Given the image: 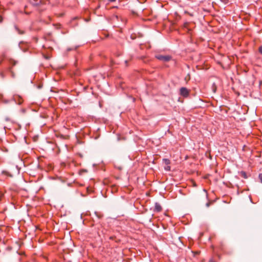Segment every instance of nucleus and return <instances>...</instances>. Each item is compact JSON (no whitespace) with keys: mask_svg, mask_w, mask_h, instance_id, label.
<instances>
[{"mask_svg":"<svg viewBox=\"0 0 262 262\" xmlns=\"http://www.w3.org/2000/svg\"><path fill=\"white\" fill-rule=\"evenodd\" d=\"M157 59L163 61L164 62H167L169 61L171 59V56L169 55H157L156 56Z\"/></svg>","mask_w":262,"mask_h":262,"instance_id":"obj_1","label":"nucleus"},{"mask_svg":"<svg viewBox=\"0 0 262 262\" xmlns=\"http://www.w3.org/2000/svg\"><path fill=\"white\" fill-rule=\"evenodd\" d=\"M180 94L184 97H187L189 95V91L186 88H181L180 89Z\"/></svg>","mask_w":262,"mask_h":262,"instance_id":"obj_2","label":"nucleus"},{"mask_svg":"<svg viewBox=\"0 0 262 262\" xmlns=\"http://www.w3.org/2000/svg\"><path fill=\"white\" fill-rule=\"evenodd\" d=\"M162 210V207L159 203H156L155 205L154 211L160 212Z\"/></svg>","mask_w":262,"mask_h":262,"instance_id":"obj_3","label":"nucleus"},{"mask_svg":"<svg viewBox=\"0 0 262 262\" xmlns=\"http://www.w3.org/2000/svg\"><path fill=\"white\" fill-rule=\"evenodd\" d=\"M241 176L242 177L244 178L245 179H247V174H246V173L245 172H244V171H242V172H241Z\"/></svg>","mask_w":262,"mask_h":262,"instance_id":"obj_4","label":"nucleus"},{"mask_svg":"<svg viewBox=\"0 0 262 262\" xmlns=\"http://www.w3.org/2000/svg\"><path fill=\"white\" fill-rule=\"evenodd\" d=\"M163 161L165 162V163L167 165L170 164V161L168 159H163Z\"/></svg>","mask_w":262,"mask_h":262,"instance_id":"obj_5","label":"nucleus"},{"mask_svg":"<svg viewBox=\"0 0 262 262\" xmlns=\"http://www.w3.org/2000/svg\"><path fill=\"white\" fill-rule=\"evenodd\" d=\"M258 177L260 180V181L262 183V173L259 174Z\"/></svg>","mask_w":262,"mask_h":262,"instance_id":"obj_6","label":"nucleus"},{"mask_svg":"<svg viewBox=\"0 0 262 262\" xmlns=\"http://www.w3.org/2000/svg\"><path fill=\"white\" fill-rule=\"evenodd\" d=\"M259 53L262 54V46L259 47Z\"/></svg>","mask_w":262,"mask_h":262,"instance_id":"obj_7","label":"nucleus"},{"mask_svg":"<svg viewBox=\"0 0 262 262\" xmlns=\"http://www.w3.org/2000/svg\"><path fill=\"white\" fill-rule=\"evenodd\" d=\"M165 169L166 170H170V167L169 166H167L166 167H165Z\"/></svg>","mask_w":262,"mask_h":262,"instance_id":"obj_8","label":"nucleus"},{"mask_svg":"<svg viewBox=\"0 0 262 262\" xmlns=\"http://www.w3.org/2000/svg\"><path fill=\"white\" fill-rule=\"evenodd\" d=\"M210 202L207 203L206 204V207H208L210 206Z\"/></svg>","mask_w":262,"mask_h":262,"instance_id":"obj_9","label":"nucleus"},{"mask_svg":"<svg viewBox=\"0 0 262 262\" xmlns=\"http://www.w3.org/2000/svg\"><path fill=\"white\" fill-rule=\"evenodd\" d=\"M18 33L19 34H24V32L23 31H21L20 30H18Z\"/></svg>","mask_w":262,"mask_h":262,"instance_id":"obj_10","label":"nucleus"},{"mask_svg":"<svg viewBox=\"0 0 262 262\" xmlns=\"http://www.w3.org/2000/svg\"><path fill=\"white\" fill-rule=\"evenodd\" d=\"M0 75L1 76V77H2V78H4V74H3L2 72L0 73Z\"/></svg>","mask_w":262,"mask_h":262,"instance_id":"obj_11","label":"nucleus"},{"mask_svg":"<svg viewBox=\"0 0 262 262\" xmlns=\"http://www.w3.org/2000/svg\"><path fill=\"white\" fill-rule=\"evenodd\" d=\"M16 61H13V65L14 66L16 64Z\"/></svg>","mask_w":262,"mask_h":262,"instance_id":"obj_12","label":"nucleus"},{"mask_svg":"<svg viewBox=\"0 0 262 262\" xmlns=\"http://www.w3.org/2000/svg\"><path fill=\"white\" fill-rule=\"evenodd\" d=\"M11 74H12V76L14 77V73H13V72L12 71H11Z\"/></svg>","mask_w":262,"mask_h":262,"instance_id":"obj_13","label":"nucleus"},{"mask_svg":"<svg viewBox=\"0 0 262 262\" xmlns=\"http://www.w3.org/2000/svg\"><path fill=\"white\" fill-rule=\"evenodd\" d=\"M2 20H3V18L1 17H0V23H1L2 21Z\"/></svg>","mask_w":262,"mask_h":262,"instance_id":"obj_14","label":"nucleus"},{"mask_svg":"<svg viewBox=\"0 0 262 262\" xmlns=\"http://www.w3.org/2000/svg\"><path fill=\"white\" fill-rule=\"evenodd\" d=\"M111 2H115L116 0H108Z\"/></svg>","mask_w":262,"mask_h":262,"instance_id":"obj_15","label":"nucleus"},{"mask_svg":"<svg viewBox=\"0 0 262 262\" xmlns=\"http://www.w3.org/2000/svg\"><path fill=\"white\" fill-rule=\"evenodd\" d=\"M209 262H213L212 260H210Z\"/></svg>","mask_w":262,"mask_h":262,"instance_id":"obj_16","label":"nucleus"}]
</instances>
